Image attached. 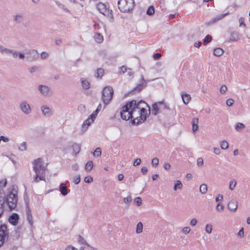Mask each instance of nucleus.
<instances>
[{
    "label": "nucleus",
    "instance_id": "obj_6",
    "mask_svg": "<svg viewBox=\"0 0 250 250\" xmlns=\"http://www.w3.org/2000/svg\"><path fill=\"white\" fill-rule=\"evenodd\" d=\"M19 108L25 115L29 114L31 112V108L30 105L26 101H22L19 104Z\"/></svg>",
    "mask_w": 250,
    "mask_h": 250
},
{
    "label": "nucleus",
    "instance_id": "obj_11",
    "mask_svg": "<svg viewBox=\"0 0 250 250\" xmlns=\"http://www.w3.org/2000/svg\"><path fill=\"white\" fill-rule=\"evenodd\" d=\"M0 235L5 239L8 238V229H7L6 225L1 224L0 225Z\"/></svg>",
    "mask_w": 250,
    "mask_h": 250
},
{
    "label": "nucleus",
    "instance_id": "obj_20",
    "mask_svg": "<svg viewBox=\"0 0 250 250\" xmlns=\"http://www.w3.org/2000/svg\"><path fill=\"white\" fill-rule=\"evenodd\" d=\"M11 54H12V56L14 59H16L19 57L20 59L23 60L25 58L24 53H20L14 50H13Z\"/></svg>",
    "mask_w": 250,
    "mask_h": 250
},
{
    "label": "nucleus",
    "instance_id": "obj_50",
    "mask_svg": "<svg viewBox=\"0 0 250 250\" xmlns=\"http://www.w3.org/2000/svg\"><path fill=\"white\" fill-rule=\"evenodd\" d=\"M224 208V206L220 203H218L216 206V209L218 211H222Z\"/></svg>",
    "mask_w": 250,
    "mask_h": 250
},
{
    "label": "nucleus",
    "instance_id": "obj_36",
    "mask_svg": "<svg viewBox=\"0 0 250 250\" xmlns=\"http://www.w3.org/2000/svg\"><path fill=\"white\" fill-rule=\"evenodd\" d=\"M143 229V225L142 222H139L136 227V232L138 234L141 233Z\"/></svg>",
    "mask_w": 250,
    "mask_h": 250
},
{
    "label": "nucleus",
    "instance_id": "obj_31",
    "mask_svg": "<svg viewBox=\"0 0 250 250\" xmlns=\"http://www.w3.org/2000/svg\"><path fill=\"white\" fill-rule=\"evenodd\" d=\"M182 98L183 103L186 104H187L190 100V96L187 94H182Z\"/></svg>",
    "mask_w": 250,
    "mask_h": 250
},
{
    "label": "nucleus",
    "instance_id": "obj_58",
    "mask_svg": "<svg viewBox=\"0 0 250 250\" xmlns=\"http://www.w3.org/2000/svg\"><path fill=\"white\" fill-rule=\"evenodd\" d=\"M99 112L98 111V110H96L95 111H94L90 116L89 117H91V119H92L93 120H95L97 115V114Z\"/></svg>",
    "mask_w": 250,
    "mask_h": 250
},
{
    "label": "nucleus",
    "instance_id": "obj_33",
    "mask_svg": "<svg viewBox=\"0 0 250 250\" xmlns=\"http://www.w3.org/2000/svg\"><path fill=\"white\" fill-rule=\"evenodd\" d=\"M93 162L91 161H89L87 162V163L85 165V170L89 172L91 171L93 168Z\"/></svg>",
    "mask_w": 250,
    "mask_h": 250
},
{
    "label": "nucleus",
    "instance_id": "obj_60",
    "mask_svg": "<svg viewBox=\"0 0 250 250\" xmlns=\"http://www.w3.org/2000/svg\"><path fill=\"white\" fill-rule=\"evenodd\" d=\"M234 103V100L232 99H228L226 101V104L228 106H231Z\"/></svg>",
    "mask_w": 250,
    "mask_h": 250
},
{
    "label": "nucleus",
    "instance_id": "obj_10",
    "mask_svg": "<svg viewBox=\"0 0 250 250\" xmlns=\"http://www.w3.org/2000/svg\"><path fill=\"white\" fill-rule=\"evenodd\" d=\"M25 210H26V216H27V220L28 221L29 224L31 226L33 225V217L32 215L31 211L30 210L29 204L28 202H26V207H25Z\"/></svg>",
    "mask_w": 250,
    "mask_h": 250
},
{
    "label": "nucleus",
    "instance_id": "obj_2",
    "mask_svg": "<svg viewBox=\"0 0 250 250\" xmlns=\"http://www.w3.org/2000/svg\"><path fill=\"white\" fill-rule=\"evenodd\" d=\"M32 164L34 165L33 170L36 173L34 182L38 183L41 180H44L47 164L45 165L42 159L40 158L34 160Z\"/></svg>",
    "mask_w": 250,
    "mask_h": 250
},
{
    "label": "nucleus",
    "instance_id": "obj_56",
    "mask_svg": "<svg viewBox=\"0 0 250 250\" xmlns=\"http://www.w3.org/2000/svg\"><path fill=\"white\" fill-rule=\"evenodd\" d=\"M81 181L80 175H78L74 177V182L75 184H78Z\"/></svg>",
    "mask_w": 250,
    "mask_h": 250
},
{
    "label": "nucleus",
    "instance_id": "obj_13",
    "mask_svg": "<svg viewBox=\"0 0 250 250\" xmlns=\"http://www.w3.org/2000/svg\"><path fill=\"white\" fill-rule=\"evenodd\" d=\"M41 109L43 115L46 117H50L53 115L51 109L46 105H42Z\"/></svg>",
    "mask_w": 250,
    "mask_h": 250
},
{
    "label": "nucleus",
    "instance_id": "obj_51",
    "mask_svg": "<svg viewBox=\"0 0 250 250\" xmlns=\"http://www.w3.org/2000/svg\"><path fill=\"white\" fill-rule=\"evenodd\" d=\"M19 149L20 150H21V151H24V150H25L26 149V143L25 142H23L22 143L20 146H19Z\"/></svg>",
    "mask_w": 250,
    "mask_h": 250
},
{
    "label": "nucleus",
    "instance_id": "obj_34",
    "mask_svg": "<svg viewBox=\"0 0 250 250\" xmlns=\"http://www.w3.org/2000/svg\"><path fill=\"white\" fill-rule=\"evenodd\" d=\"M183 185L181 182L179 180H176L173 187L174 190H177V188L181 189L182 188Z\"/></svg>",
    "mask_w": 250,
    "mask_h": 250
},
{
    "label": "nucleus",
    "instance_id": "obj_30",
    "mask_svg": "<svg viewBox=\"0 0 250 250\" xmlns=\"http://www.w3.org/2000/svg\"><path fill=\"white\" fill-rule=\"evenodd\" d=\"M224 53V50L221 48H216L213 50V55L217 57L221 56Z\"/></svg>",
    "mask_w": 250,
    "mask_h": 250
},
{
    "label": "nucleus",
    "instance_id": "obj_12",
    "mask_svg": "<svg viewBox=\"0 0 250 250\" xmlns=\"http://www.w3.org/2000/svg\"><path fill=\"white\" fill-rule=\"evenodd\" d=\"M228 207L230 211L235 212L238 208V202L234 199L231 200L228 203Z\"/></svg>",
    "mask_w": 250,
    "mask_h": 250
},
{
    "label": "nucleus",
    "instance_id": "obj_27",
    "mask_svg": "<svg viewBox=\"0 0 250 250\" xmlns=\"http://www.w3.org/2000/svg\"><path fill=\"white\" fill-rule=\"evenodd\" d=\"M81 82L83 88L88 89L90 87V83L84 78H81Z\"/></svg>",
    "mask_w": 250,
    "mask_h": 250
},
{
    "label": "nucleus",
    "instance_id": "obj_49",
    "mask_svg": "<svg viewBox=\"0 0 250 250\" xmlns=\"http://www.w3.org/2000/svg\"><path fill=\"white\" fill-rule=\"evenodd\" d=\"M151 164L152 166L154 167L157 166L159 164V159L156 157L153 158L151 161Z\"/></svg>",
    "mask_w": 250,
    "mask_h": 250
},
{
    "label": "nucleus",
    "instance_id": "obj_28",
    "mask_svg": "<svg viewBox=\"0 0 250 250\" xmlns=\"http://www.w3.org/2000/svg\"><path fill=\"white\" fill-rule=\"evenodd\" d=\"M125 3V0H119L118 1V6L120 11L123 13L125 12V7L124 6V3Z\"/></svg>",
    "mask_w": 250,
    "mask_h": 250
},
{
    "label": "nucleus",
    "instance_id": "obj_48",
    "mask_svg": "<svg viewBox=\"0 0 250 250\" xmlns=\"http://www.w3.org/2000/svg\"><path fill=\"white\" fill-rule=\"evenodd\" d=\"M134 202L138 206H140L142 204L141 198L138 197L135 198Z\"/></svg>",
    "mask_w": 250,
    "mask_h": 250
},
{
    "label": "nucleus",
    "instance_id": "obj_18",
    "mask_svg": "<svg viewBox=\"0 0 250 250\" xmlns=\"http://www.w3.org/2000/svg\"><path fill=\"white\" fill-rule=\"evenodd\" d=\"M3 189H0V218L3 213V205L4 204V201H2L3 200H1V198L3 199Z\"/></svg>",
    "mask_w": 250,
    "mask_h": 250
},
{
    "label": "nucleus",
    "instance_id": "obj_19",
    "mask_svg": "<svg viewBox=\"0 0 250 250\" xmlns=\"http://www.w3.org/2000/svg\"><path fill=\"white\" fill-rule=\"evenodd\" d=\"M158 103L159 106V109L160 112H162L165 110H170V108L168 107V105L167 104V103L165 102L164 100L161 102H158Z\"/></svg>",
    "mask_w": 250,
    "mask_h": 250
},
{
    "label": "nucleus",
    "instance_id": "obj_54",
    "mask_svg": "<svg viewBox=\"0 0 250 250\" xmlns=\"http://www.w3.org/2000/svg\"><path fill=\"white\" fill-rule=\"evenodd\" d=\"M229 12H227V13L223 14H219V15H217L216 16V17L217 18L218 20L220 21V20H222L224 17L229 15Z\"/></svg>",
    "mask_w": 250,
    "mask_h": 250
},
{
    "label": "nucleus",
    "instance_id": "obj_5",
    "mask_svg": "<svg viewBox=\"0 0 250 250\" xmlns=\"http://www.w3.org/2000/svg\"><path fill=\"white\" fill-rule=\"evenodd\" d=\"M147 81L144 79L143 75L141 76L140 83L130 92L128 94L135 95L140 92L146 86Z\"/></svg>",
    "mask_w": 250,
    "mask_h": 250
},
{
    "label": "nucleus",
    "instance_id": "obj_9",
    "mask_svg": "<svg viewBox=\"0 0 250 250\" xmlns=\"http://www.w3.org/2000/svg\"><path fill=\"white\" fill-rule=\"evenodd\" d=\"M135 78V73L131 68L126 67V80L128 82H131L134 81Z\"/></svg>",
    "mask_w": 250,
    "mask_h": 250
},
{
    "label": "nucleus",
    "instance_id": "obj_64",
    "mask_svg": "<svg viewBox=\"0 0 250 250\" xmlns=\"http://www.w3.org/2000/svg\"><path fill=\"white\" fill-rule=\"evenodd\" d=\"M65 250H77V249L75 248V247H74L71 245H69L66 247Z\"/></svg>",
    "mask_w": 250,
    "mask_h": 250
},
{
    "label": "nucleus",
    "instance_id": "obj_26",
    "mask_svg": "<svg viewBox=\"0 0 250 250\" xmlns=\"http://www.w3.org/2000/svg\"><path fill=\"white\" fill-rule=\"evenodd\" d=\"M160 112L158 103H155L152 106V113L154 115H156L158 113Z\"/></svg>",
    "mask_w": 250,
    "mask_h": 250
},
{
    "label": "nucleus",
    "instance_id": "obj_37",
    "mask_svg": "<svg viewBox=\"0 0 250 250\" xmlns=\"http://www.w3.org/2000/svg\"><path fill=\"white\" fill-rule=\"evenodd\" d=\"M78 242L80 244H84L88 247H90V245L86 242L84 239L81 235H79L78 237Z\"/></svg>",
    "mask_w": 250,
    "mask_h": 250
},
{
    "label": "nucleus",
    "instance_id": "obj_23",
    "mask_svg": "<svg viewBox=\"0 0 250 250\" xmlns=\"http://www.w3.org/2000/svg\"><path fill=\"white\" fill-rule=\"evenodd\" d=\"M127 5V9L126 11L130 12L133 10L135 6L134 0H126V5Z\"/></svg>",
    "mask_w": 250,
    "mask_h": 250
},
{
    "label": "nucleus",
    "instance_id": "obj_47",
    "mask_svg": "<svg viewBox=\"0 0 250 250\" xmlns=\"http://www.w3.org/2000/svg\"><path fill=\"white\" fill-rule=\"evenodd\" d=\"M95 41L98 43H101L103 41V37L99 33L95 37Z\"/></svg>",
    "mask_w": 250,
    "mask_h": 250
},
{
    "label": "nucleus",
    "instance_id": "obj_42",
    "mask_svg": "<svg viewBox=\"0 0 250 250\" xmlns=\"http://www.w3.org/2000/svg\"><path fill=\"white\" fill-rule=\"evenodd\" d=\"M154 13V8L153 6H150L148 7L146 11V14L148 15L151 16Z\"/></svg>",
    "mask_w": 250,
    "mask_h": 250
},
{
    "label": "nucleus",
    "instance_id": "obj_22",
    "mask_svg": "<svg viewBox=\"0 0 250 250\" xmlns=\"http://www.w3.org/2000/svg\"><path fill=\"white\" fill-rule=\"evenodd\" d=\"M198 118H194L192 120V130L193 132H195L198 130Z\"/></svg>",
    "mask_w": 250,
    "mask_h": 250
},
{
    "label": "nucleus",
    "instance_id": "obj_39",
    "mask_svg": "<svg viewBox=\"0 0 250 250\" xmlns=\"http://www.w3.org/2000/svg\"><path fill=\"white\" fill-rule=\"evenodd\" d=\"M220 146L222 149H227L229 147V145L226 141H222L220 142Z\"/></svg>",
    "mask_w": 250,
    "mask_h": 250
},
{
    "label": "nucleus",
    "instance_id": "obj_1",
    "mask_svg": "<svg viewBox=\"0 0 250 250\" xmlns=\"http://www.w3.org/2000/svg\"><path fill=\"white\" fill-rule=\"evenodd\" d=\"M149 107L147 104L140 100L138 103L132 100L126 103V112H128V119H133L130 122L132 125H139L146 120L147 117L146 107Z\"/></svg>",
    "mask_w": 250,
    "mask_h": 250
},
{
    "label": "nucleus",
    "instance_id": "obj_38",
    "mask_svg": "<svg viewBox=\"0 0 250 250\" xmlns=\"http://www.w3.org/2000/svg\"><path fill=\"white\" fill-rule=\"evenodd\" d=\"M208 188L206 184H203L200 187V191L202 194H205L207 192Z\"/></svg>",
    "mask_w": 250,
    "mask_h": 250
},
{
    "label": "nucleus",
    "instance_id": "obj_29",
    "mask_svg": "<svg viewBox=\"0 0 250 250\" xmlns=\"http://www.w3.org/2000/svg\"><path fill=\"white\" fill-rule=\"evenodd\" d=\"M104 71L103 68H98L95 74V76L98 78H101L104 75Z\"/></svg>",
    "mask_w": 250,
    "mask_h": 250
},
{
    "label": "nucleus",
    "instance_id": "obj_43",
    "mask_svg": "<svg viewBox=\"0 0 250 250\" xmlns=\"http://www.w3.org/2000/svg\"><path fill=\"white\" fill-rule=\"evenodd\" d=\"M211 36L209 35H208L206 36L203 43L204 45H206L208 43L210 42L211 41Z\"/></svg>",
    "mask_w": 250,
    "mask_h": 250
},
{
    "label": "nucleus",
    "instance_id": "obj_44",
    "mask_svg": "<svg viewBox=\"0 0 250 250\" xmlns=\"http://www.w3.org/2000/svg\"><path fill=\"white\" fill-rule=\"evenodd\" d=\"M236 185V182L235 180H232L229 182V188L230 190H233Z\"/></svg>",
    "mask_w": 250,
    "mask_h": 250
},
{
    "label": "nucleus",
    "instance_id": "obj_14",
    "mask_svg": "<svg viewBox=\"0 0 250 250\" xmlns=\"http://www.w3.org/2000/svg\"><path fill=\"white\" fill-rule=\"evenodd\" d=\"M19 219V215L17 213H13L9 218L8 221L14 226L17 225Z\"/></svg>",
    "mask_w": 250,
    "mask_h": 250
},
{
    "label": "nucleus",
    "instance_id": "obj_24",
    "mask_svg": "<svg viewBox=\"0 0 250 250\" xmlns=\"http://www.w3.org/2000/svg\"><path fill=\"white\" fill-rule=\"evenodd\" d=\"M94 120L91 118V117H89L83 123L82 125V128L83 129L86 130L88 128V126L94 122Z\"/></svg>",
    "mask_w": 250,
    "mask_h": 250
},
{
    "label": "nucleus",
    "instance_id": "obj_25",
    "mask_svg": "<svg viewBox=\"0 0 250 250\" xmlns=\"http://www.w3.org/2000/svg\"><path fill=\"white\" fill-rule=\"evenodd\" d=\"M73 152L75 155H77L81 150V145L79 144L75 143L72 146Z\"/></svg>",
    "mask_w": 250,
    "mask_h": 250
},
{
    "label": "nucleus",
    "instance_id": "obj_8",
    "mask_svg": "<svg viewBox=\"0 0 250 250\" xmlns=\"http://www.w3.org/2000/svg\"><path fill=\"white\" fill-rule=\"evenodd\" d=\"M97 8L101 13L105 16H109V14H111L109 13V10L107 9L106 5L103 3H99L97 5Z\"/></svg>",
    "mask_w": 250,
    "mask_h": 250
},
{
    "label": "nucleus",
    "instance_id": "obj_57",
    "mask_svg": "<svg viewBox=\"0 0 250 250\" xmlns=\"http://www.w3.org/2000/svg\"><path fill=\"white\" fill-rule=\"evenodd\" d=\"M227 87L226 86V85H222L221 87H220V92L222 93V94H224L226 92V91H227Z\"/></svg>",
    "mask_w": 250,
    "mask_h": 250
},
{
    "label": "nucleus",
    "instance_id": "obj_41",
    "mask_svg": "<svg viewBox=\"0 0 250 250\" xmlns=\"http://www.w3.org/2000/svg\"><path fill=\"white\" fill-rule=\"evenodd\" d=\"M93 155L94 156L99 157L101 155V149L100 147H97L95 151L93 152Z\"/></svg>",
    "mask_w": 250,
    "mask_h": 250
},
{
    "label": "nucleus",
    "instance_id": "obj_63",
    "mask_svg": "<svg viewBox=\"0 0 250 250\" xmlns=\"http://www.w3.org/2000/svg\"><path fill=\"white\" fill-rule=\"evenodd\" d=\"M141 163V160L140 158H137L135 160L133 163V166H136L140 165Z\"/></svg>",
    "mask_w": 250,
    "mask_h": 250
},
{
    "label": "nucleus",
    "instance_id": "obj_4",
    "mask_svg": "<svg viewBox=\"0 0 250 250\" xmlns=\"http://www.w3.org/2000/svg\"><path fill=\"white\" fill-rule=\"evenodd\" d=\"M114 91L112 87L106 86L104 87L102 92V100L104 104V108L111 101Z\"/></svg>",
    "mask_w": 250,
    "mask_h": 250
},
{
    "label": "nucleus",
    "instance_id": "obj_61",
    "mask_svg": "<svg viewBox=\"0 0 250 250\" xmlns=\"http://www.w3.org/2000/svg\"><path fill=\"white\" fill-rule=\"evenodd\" d=\"M190 231V229L188 227H184L182 229V232L184 233L188 234V233Z\"/></svg>",
    "mask_w": 250,
    "mask_h": 250
},
{
    "label": "nucleus",
    "instance_id": "obj_40",
    "mask_svg": "<svg viewBox=\"0 0 250 250\" xmlns=\"http://www.w3.org/2000/svg\"><path fill=\"white\" fill-rule=\"evenodd\" d=\"M245 128V125L241 123H238L235 125V129L237 131H240L241 129Z\"/></svg>",
    "mask_w": 250,
    "mask_h": 250
},
{
    "label": "nucleus",
    "instance_id": "obj_21",
    "mask_svg": "<svg viewBox=\"0 0 250 250\" xmlns=\"http://www.w3.org/2000/svg\"><path fill=\"white\" fill-rule=\"evenodd\" d=\"M59 188L60 191L62 195L65 196L68 194V189L65 184L61 183L60 185Z\"/></svg>",
    "mask_w": 250,
    "mask_h": 250
},
{
    "label": "nucleus",
    "instance_id": "obj_45",
    "mask_svg": "<svg viewBox=\"0 0 250 250\" xmlns=\"http://www.w3.org/2000/svg\"><path fill=\"white\" fill-rule=\"evenodd\" d=\"M212 227L211 225L209 224H207L206 226V227H205L206 231L208 233L210 234L212 232Z\"/></svg>",
    "mask_w": 250,
    "mask_h": 250
},
{
    "label": "nucleus",
    "instance_id": "obj_59",
    "mask_svg": "<svg viewBox=\"0 0 250 250\" xmlns=\"http://www.w3.org/2000/svg\"><path fill=\"white\" fill-rule=\"evenodd\" d=\"M239 26H243V27H245L246 24L244 23V18L243 17H241L239 19Z\"/></svg>",
    "mask_w": 250,
    "mask_h": 250
},
{
    "label": "nucleus",
    "instance_id": "obj_17",
    "mask_svg": "<svg viewBox=\"0 0 250 250\" xmlns=\"http://www.w3.org/2000/svg\"><path fill=\"white\" fill-rule=\"evenodd\" d=\"M125 112V105H124L122 107V109L120 112H119L118 110H117L116 113L114 114V116L113 117V118H116L118 117V116H120L121 118L124 120H125V115H124V113Z\"/></svg>",
    "mask_w": 250,
    "mask_h": 250
},
{
    "label": "nucleus",
    "instance_id": "obj_46",
    "mask_svg": "<svg viewBox=\"0 0 250 250\" xmlns=\"http://www.w3.org/2000/svg\"><path fill=\"white\" fill-rule=\"evenodd\" d=\"M218 21H219L218 20L216 16V17H213V18H212L209 21L206 22L205 23V24L207 25H209L210 24H213V23H215L216 22H217Z\"/></svg>",
    "mask_w": 250,
    "mask_h": 250
},
{
    "label": "nucleus",
    "instance_id": "obj_15",
    "mask_svg": "<svg viewBox=\"0 0 250 250\" xmlns=\"http://www.w3.org/2000/svg\"><path fill=\"white\" fill-rule=\"evenodd\" d=\"M38 90L43 95L47 96L49 93L50 88L47 85L41 84L38 86Z\"/></svg>",
    "mask_w": 250,
    "mask_h": 250
},
{
    "label": "nucleus",
    "instance_id": "obj_53",
    "mask_svg": "<svg viewBox=\"0 0 250 250\" xmlns=\"http://www.w3.org/2000/svg\"><path fill=\"white\" fill-rule=\"evenodd\" d=\"M49 56L48 53L46 52H42L41 54V57L42 59H46Z\"/></svg>",
    "mask_w": 250,
    "mask_h": 250
},
{
    "label": "nucleus",
    "instance_id": "obj_3",
    "mask_svg": "<svg viewBox=\"0 0 250 250\" xmlns=\"http://www.w3.org/2000/svg\"><path fill=\"white\" fill-rule=\"evenodd\" d=\"M4 198L2 201L4 203L6 202L10 210L15 209L17 205L18 195L16 190H12L9 194L7 195L6 199H5V194L3 191ZM1 200L2 199L1 198Z\"/></svg>",
    "mask_w": 250,
    "mask_h": 250
},
{
    "label": "nucleus",
    "instance_id": "obj_55",
    "mask_svg": "<svg viewBox=\"0 0 250 250\" xmlns=\"http://www.w3.org/2000/svg\"><path fill=\"white\" fill-rule=\"evenodd\" d=\"M203 164H204V162H203V159L201 157L198 158L197 160V165L199 167H202V166H203Z\"/></svg>",
    "mask_w": 250,
    "mask_h": 250
},
{
    "label": "nucleus",
    "instance_id": "obj_52",
    "mask_svg": "<svg viewBox=\"0 0 250 250\" xmlns=\"http://www.w3.org/2000/svg\"><path fill=\"white\" fill-rule=\"evenodd\" d=\"M84 181L86 183H90L93 181V179L91 176H86L84 178Z\"/></svg>",
    "mask_w": 250,
    "mask_h": 250
},
{
    "label": "nucleus",
    "instance_id": "obj_62",
    "mask_svg": "<svg viewBox=\"0 0 250 250\" xmlns=\"http://www.w3.org/2000/svg\"><path fill=\"white\" fill-rule=\"evenodd\" d=\"M38 67L36 66H32L28 68V70L31 73L34 72L38 69Z\"/></svg>",
    "mask_w": 250,
    "mask_h": 250
},
{
    "label": "nucleus",
    "instance_id": "obj_7",
    "mask_svg": "<svg viewBox=\"0 0 250 250\" xmlns=\"http://www.w3.org/2000/svg\"><path fill=\"white\" fill-rule=\"evenodd\" d=\"M24 54L25 55H26V57L27 60L30 62L35 60L38 56V52L35 49H29L25 50V53Z\"/></svg>",
    "mask_w": 250,
    "mask_h": 250
},
{
    "label": "nucleus",
    "instance_id": "obj_16",
    "mask_svg": "<svg viewBox=\"0 0 250 250\" xmlns=\"http://www.w3.org/2000/svg\"><path fill=\"white\" fill-rule=\"evenodd\" d=\"M14 21L17 23L20 24L24 21V15L21 13H17L13 16Z\"/></svg>",
    "mask_w": 250,
    "mask_h": 250
},
{
    "label": "nucleus",
    "instance_id": "obj_35",
    "mask_svg": "<svg viewBox=\"0 0 250 250\" xmlns=\"http://www.w3.org/2000/svg\"><path fill=\"white\" fill-rule=\"evenodd\" d=\"M239 35L238 33H233L231 34L229 40L231 42H236L239 40Z\"/></svg>",
    "mask_w": 250,
    "mask_h": 250
},
{
    "label": "nucleus",
    "instance_id": "obj_32",
    "mask_svg": "<svg viewBox=\"0 0 250 250\" xmlns=\"http://www.w3.org/2000/svg\"><path fill=\"white\" fill-rule=\"evenodd\" d=\"M12 49L7 48L2 45L0 52L1 54H5L7 55L11 54L12 53Z\"/></svg>",
    "mask_w": 250,
    "mask_h": 250
}]
</instances>
